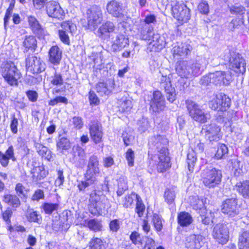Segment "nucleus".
Segmentation results:
<instances>
[{
    "label": "nucleus",
    "mask_w": 249,
    "mask_h": 249,
    "mask_svg": "<svg viewBox=\"0 0 249 249\" xmlns=\"http://www.w3.org/2000/svg\"><path fill=\"white\" fill-rule=\"evenodd\" d=\"M155 143V146L159 153L158 155L159 161L157 164L158 172L162 173L170 167V159L167 148L168 141L163 136L158 135L152 138Z\"/></svg>",
    "instance_id": "f257e3e1"
},
{
    "label": "nucleus",
    "mask_w": 249,
    "mask_h": 249,
    "mask_svg": "<svg viewBox=\"0 0 249 249\" xmlns=\"http://www.w3.org/2000/svg\"><path fill=\"white\" fill-rule=\"evenodd\" d=\"M201 178L204 186L209 188H213L221 182V171L213 167L210 164L200 166Z\"/></svg>",
    "instance_id": "f03ea898"
},
{
    "label": "nucleus",
    "mask_w": 249,
    "mask_h": 249,
    "mask_svg": "<svg viewBox=\"0 0 249 249\" xmlns=\"http://www.w3.org/2000/svg\"><path fill=\"white\" fill-rule=\"evenodd\" d=\"M107 202L106 196L99 190L94 189L89 194V209L92 214H102Z\"/></svg>",
    "instance_id": "7ed1b4c3"
},
{
    "label": "nucleus",
    "mask_w": 249,
    "mask_h": 249,
    "mask_svg": "<svg viewBox=\"0 0 249 249\" xmlns=\"http://www.w3.org/2000/svg\"><path fill=\"white\" fill-rule=\"evenodd\" d=\"M0 73L5 81L10 86L18 85V80L21 75L13 62L7 61L1 64Z\"/></svg>",
    "instance_id": "20e7f679"
},
{
    "label": "nucleus",
    "mask_w": 249,
    "mask_h": 249,
    "mask_svg": "<svg viewBox=\"0 0 249 249\" xmlns=\"http://www.w3.org/2000/svg\"><path fill=\"white\" fill-rule=\"evenodd\" d=\"M201 133L207 141L212 144L218 142L222 137L221 128L215 124L204 125Z\"/></svg>",
    "instance_id": "39448f33"
},
{
    "label": "nucleus",
    "mask_w": 249,
    "mask_h": 249,
    "mask_svg": "<svg viewBox=\"0 0 249 249\" xmlns=\"http://www.w3.org/2000/svg\"><path fill=\"white\" fill-rule=\"evenodd\" d=\"M88 28L94 30L99 24L103 18V14L100 7L93 5L88 9L86 12Z\"/></svg>",
    "instance_id": "423d86ee"
},
{
    "label": "nucleus",
    "mask_w": 249,
    "mask_h": 249,
    "mask_svg": "<svg viewBox=\"0 0 249 249\" xmlns=\"http://www.w3.org/2000/svg\"><path fill=\"white\" fill-rule=\"evenodd\" d=\"M185 104L190 116L194 121L200 123H205L207 122V114L200 108L198 105L190 100H186Z\"/></svg>",
    "instance_id": "0eeeda50"
},
{
    "label": "nucleus",
    "mask_w": 249,
    "mask_h": 249,
    "mask_svg": "<svg viewBox=\"0 0 249 249\" xmlns=\"http://www.w3.org/2000/svg\"><path fill=\"white\" fill-rule=\"evenodd\" d=\"M231 99L225 94L219 93L209 102V106L214 110L225 111L230 107Z\"/></svg>",
    "instance_id": "6e6552de"
},
{
    "label": "nucleus",
    "mask_w": 249,
    "mask_h": 249,
    "mask_svg": "<svg viewBox=\"0 0 249 249\" xmlns=\"http://www.w3.org/2000/svg\"><path fill=\"white\" fill-rule=\"evenodd\" d=\"M172 11L174 17L179 21L187 22L190 18V10L182 1H177Z\"/></svg>",
    "instance_id": "1a4fd4ad"
},
{
    "label": "nucleus",
    "mask_w": 249,
    "mask_h": 249,
    "mask_svg": "<svg viewBox=\"0 0 249 249\" xmlns=\"http://www.w3.org/2000/svg\"><path fill=\"white\" fill-rule=\"evenodd\" d=\"M230 57L228 58L230 69L236 73H243L246 71V63L244 59L238 53H230Z\"/></svg>",
    "instance_id": "9d476101"
},
{
    "label": "nucleus",
    "mask_w": 249,
    "mask_h": 249,
    "mask_svg": "<svg viewBox=\"0 0 249 249\" xmlns=\"http://www.w3.org/2000/svg\"><path fill=\"white\" fill-rule=\"evenodd\" d=\"M26 67L32 73H39L45 69V64L40 57L30 55L26 59Z\"/></svg>",
    "instance_id": "9b49d317"
},
{
    "label": "nucleus",
    "mask_w": 249,
    "mask_h": 249,
    "mask_svg": "<svg viewBox=\"0 0 249 249\" xmlns=\"http://www.w3.org/2000/svg\"><path fill=\"white\" fill-rule=\"evenodd\" d=\"M160 83V89H164L166 93L167 100L173 103L176 100V94L175 88L172 86L170 78L167 75H162Z\"/></svg>",
    "instance_id": "f8f14e48"
},
{
    "label": "nucleus",
    "mask_w": 249,
    "mask_h": 249,
    "mask_svg": "<svg viewBox=\"0 0 249 249\" xmlns=\"http://www.w3.org/2000/svg\"><path fill=\"white\" fill-rule=\"evenodd\" d=\"M46 11L49 17L58 19H63L65 13L59 4L53 0L47 2L46 3Z\"/></svg>",
    "instance_id": "ddd939ff"
},
{
    "label": "nucleus",
    "mask_w": 249,
    "mask_h": 249,
    "mask_svg": "<svg viewBox=\"0 0 249 249\" xmlns=\"http://www.w3.org/2000/svg\"><path fill=\"white\" fill-rule=\"evenodd\" d=\"M213 236L216 241L221 244H226L229 239V231L226 225L218 223L213 228Z\"/></svg>",
    "instance_id": "4468645a"
},
{
    "label": "nucleus",
    "mask_w": 249,
    "mask_h": 249,
    "mask_svg": "<svg viewBox=\"0 0 249 249\" xmlns=\"http://www.w3.org/2000/svg\"><path fill=\"white\" fill-rule=\"evenodd\" d=\"M231 72L216 71L211 73L212 83L215 85H229L231 78Z\"/></svg>",
    "instance_id": "2eb2a0df"
},
{
    "label": "nucleus",
    "mask_w": 249,
    "mask_h": 249,
    "mask_svg": "<svg viewBox=\"0 0 249 249\" xmlns=\"http://www.w3.org/2000/svg\"><path fill=\"white\" fill-rule=\"evenodd\" d=\"M221 211L231 217L236 215L238 213L236 199L231 198L225 200L221 205Z\"/></svg>",
    "instance_id": "dca6fc26"
},
{
    "label": "nucleus",
    "mask_w": 249,
    "mask_h": 249,
    "mask_svg": "<svg viewBox=\"0 0 249 249\" xmlns=\"http://www.w3.org/2000/svg\"><path fill=\"white\" fill-rule=\"evenodd\" d=\"M165 99L160 91H155L150 102V108L154 112L162 110L165 107Z\"/></svg>",
    "instance_id": "f3484780"
},
{
    "label": "nucleus",
    "mask_w": 249,
    "mask_h": 249,
    "mask_svg": "<svg viewBox=\"0 0 249 249\" xmlns=\"http://www.w3.org/2000/svg\"><path fill=\"white\" fill-rule=\"evenodd\" d=\"M191 69V64L188 61L179 60L177 62L176 71L177 74L181 77L192 78Z\"/></svg>",
    "instance_id": "a211bd4d"
},
{
    "label": "nucleus",
    "mask_w": 249,
    "mask_h": 249,
    "mask_svg": "<svg viewBox=\"0 0 249 249\" xmlns=\"http://www.w3.org/2000/svg\"><path fill=\"white\" fill-rule=\"evenodd\" d=\"M203 237L199 234H191L187 236L185 246L188 249H199L202 246Z\"/></svg>",
    "instance_id": "6ab92c4d"
},
{
    "label": "nucleus",
    "mask_w": 249,
    "mask_h": 249,
    "mask_svg": "<svg viewBox=\"0 0 249 249\" xmlns=\"http://www.w3.org/2000/svg\"><path fill=\"white\" fill-rule=\"evenodd\" d=\"M106 9L107 12L114 17L121 18L124 16L122 4L116 0H113L108 2Z\"/></svg>",
    "instance_id": "aec40b11"
},
{
    "label": "nucleus",
    "mask_w": 249,
    "mask_h": 249,
    "mask_svg": "<svg viewBox=\"0 0 249 249\" xmlns=\"http://www.w3.org/2000/svg\"><path fill=\"white\" fill-rule=\"evenodd\" d=\"M56 150L61 154L68 151L71 147V143L65 133L59 134L56 141Z\"/></svg>",
    "instance_id": "412c9836"
},
{
    "label": "nucleus",
    "mask_w": 249,
    "mask_h": 249,
    "mask_svg": "<svg viewBox=\"0 0 249 249\" xmlns=\"http://www.w3.org/2000/svg\"><path fill=\"white\" fill-rule=\"evenodd\" d=\"M10 160L13 161H15L17 160L15 156L14 149L12 145H10L5 153L0 151V163L2 167H7Z\"/></svg>",
    "instance_id": "4be33fe9"
},
{
    "label": "nucleus",
    "mask_w": 249,
    "mask_h": 249,
    "mask_svg": "<svg viewBox=\"0 0 249 249\" xmlns=\"http://www.w3.org/2000/svg\"><path fill=\"white\" fill-rule=\"evenodd\" d=\"M99 165V160L97 156L92 155L89 159L86 173H88V175H96L100 173Z\"/></svg>",
    "instance_id": "5701e85b"
},
{
    "label": "nucleus",
    "mask_w": 249,
    "mask_h": 249,
    "mask_svg": "<svg viewBox=\"0 0 249 249\" xmlns=\"http://www.w3.org/2000/svg\"><path fill=\"white\" fill-rule=\"evenodd\" d=\"M115 30L114 24L110 21H107L102 24L97 31L98 36L100 37L106 39L109 37V34Z\"/></svg>",
    "instance_id": "b1692460"
},
{
    "label": "nucleus",
    "mask_w": 249,
    "mask_h": 249,
    "mask_svg": "<svg viewBox=\"0 0 249 249\" xmlns=\"http://www.w3.org/2000/svg\"><path fill=\"white\" fill-rule=\"evenodd\" d=\"M208 63V61L204 57H198L195 63L191 64L192 77L199 75L200 73L201 69L205 68Z\"/></svg>",
    "instance_id": "393cba45"
},
{
    "label": "nucleus",
    "mask_w": 249,
    "mask_h": 249,
    "mask_svg": "<svg viewBox=\"0 0 249 249\" xmlns=\"http://www.w3.org/2000/svg\"><path fill=\"white\" fill-rule=\"evenodd\" d=\"M89 131L91 139L95 143L101 142L103 132L101 127L97 123H92L90 126Z\"/></svg>",
    "instance_id": "a878e982"
},
{
    "label": "nucleus",
    "mask_w": 249,
    "mask_h": 249,
    "mask_svg": "<svg viewBox=\"0 0 249 249\" xmlns=\"http://www.w3.org/2000/svg\"><path fill=\"white\" fill-rule=\"evenodd\" d=\"M139 32L141 38L145 40H151L152 36L155 34L153 33V27L146 23L141 24Z\"/></svg>",
    "instance_id": "bb28decb"
},
{
    "label": "nucleus",
    "mask_w": 249,
    "mask_h": 249,
    "mask_svg": "<svg viewBox=\"0 0 249 249\" xmlns=\"http://www.w3.org/2000/svg\"><path fill=\"white\" fill-rule=\"evenodd\" d=\"M192 50V46L189 43L184 42L174 46L173 52L174 55L185 56L187 55Z\"/></svg>",
    "instance_id": "cd10ccee"
},
{
    "label": "nucleus",
    "mask_w": 249,
    "mask_h": 249,
    "mask_svg": "<svg viewBox=\"0 0 249 249\" xmlns=\"http://www.w3.org/2000/svg\"><path fill=\"white\" fill-rule=\"evenodd\" d=\"M128 44V39L126 38L124 35L120 34L117 36L111 48L114 52H117L124 48Z\"/></svg>",
    "instance_id": "c85d7f7f"
},
{
    "label": "nucleus",
    "mask_w": 249,
    "mask_h": 249,
    "mask_svg": "<svg viewBox=\"0 0 249 249\" xmlns=\"http://www.w3.org/2000/svg\"><path fill=\"white\" fill-rule=\"evenodd\" d=\"M62 57V52L57 46L52 47L49 51V61L54 65L59 64Z\"/></svg>",
    "instance_id": "c756f323"
},
{
    "label": "nucleus",
    "mask_w": 249,
    "mask_h": 249,
    "mask_svg": "<svg viewBox=\"0 0 249 249\" xmlns=\"http://www.w3.org/2000/svg\"><path fill=\"white\" fill-rule=\"evenodd\" d=\"M31 173L33 180L36 182L45 178L48 172L43 166H40L34 167L31 170Z\"/></svg>",
    "instance_id": "7c9ffc66"
},
{
    "label": "nucleus",
    "mask_w": 249,
    "mask_h": 249,
    "mask_svg": "<svg viewBox=\"0 0 249 249\" xmlns=\"http://www.w3.org/2000/svg\"><path fill=\"white\" fill-rule=\"evenodd\" d=\"M191 215L187 212H183L179 213L178 215V222L181 227L188 226L193 222Z\"/></svg>",
    "instance_id": "2f4dec72"
},
{
    "label": "nucleus",
    "mask_w": 249,
    "mask_h": 249,
    "mask_svg": "<svg viewBox=\"0 0 249 249\" xmlns=\"http://www.w3.org/2000/svg\"><path fill=\"white\" fill-rule=\"evenodd\" d=\"M2 201L14 208H18L20 205L18 197L16 195L5 194L2 196Z\"/></svg>",
    "instance_id": "473e14b6"
},
{
    "label": "nucleus",
    "mask_w": 249,
    "mask_h": 249,
    "mask_svg": "<svg viewBox=\"0 0 249 249\" xmlns=\"http://www.w3.org/2000/svg\"><path fill=\"white\" fill-rule=\"evenodd\" d=\"M150 41L149 46L152 47V49L154 51H158L162 48L163 41L159 34H154Z\"/></svg>",
    "instance_id": "72a5a7b5"
},
{
    "label": "nucleus",
    "mask_w": 249,
    "mask_h": 249,
    "mask_svg": "<svg viewBox=\"0 0 249 249\" xmlns=\"http://www.w3.org/2000/svg\"><path fill=\"white\" fill-rule=\"evenodd\" d=\"M236 189L245 198H249V181L246 180L236 185Z\"/></svg>",
    "instance_id": "f704fd0d"
},
{
    "label": "nucleus",
    "mask_w": 249,
    "mask_h": 249,
    "mask_svg": "<svg viewBox=\"0 0 249 249\" xmlns=\"http://www.w3.org/2000/svg\"><path fill=\"white\" fill-rule=\"evenodd\" d=\"M35 147L38 154L42 157L48 160L52 159V152L47 147L39 143H36Z\"/></svg>",
    "instance_id": "c9c22d12"
},
{
    "label": "nucleus",
    "mask_w": 249,
    "mask_h": 249,
    "mask_svg": "<svg viewBox=\"0 0 249 249\" xmlns=\"http://www.w3.org/2000/svg\"><path fill=\"white\" fill-rule=\"evenodd\" d=\"M249 232H244L239 238V249H249Z\"/></svg>",
    "instance_id": "e433bc0d"
},
{
    "label": "nucleus",
    "mask_w": 249,
    "mask_h": 249,
    "mask_svg": "<svg viewBox=\"0 0 249 249\" xmlns=\"http://www.w3.org/2000/svg\"><path fill=\"white\" fill-rule=\"evenodd\" d=\"M85 226H87L90 230L94 232L101 231L102 228V225L101 222L96 219L87 220L86 222Z\"/></svg>",
    "instance_id": "4c0bfd02"
},
{
    "label": "nucleus",
    "mask_w": 249,
    "mask_h": 249,
    "mask_svg": "<svg viewBox=\"0 0 249 249\" xmlns=\"http://www.w3.org/2000/svg\"><path fill=\"white\" fill-rule=\"evenodd\" d=\"M23 46L27 49L26 51L31 50L35 51L36 46V40L33 36H26L23 42Z\"/></svg>",
    "instance_id": "58836bf2"
},
{
    "label": "nucleus",
    "mask_w": 249,
    "mask_h": 249,
    "mask_svg": "<svg viewBox=\"0 0 249 249\" xmlns=\"http://www.w3.org/2000/svg\"><path fill=\"white\" fill-rule=\"evenodd\" d=\"M118 105L119 110L122 112L127 111L132 108L131 101L126 98L118 100Z\"/></svg>",
    "instance_id": "ea45409f"
},
{
    "label": "nucleus",
    "mask_w": 249,
    "mask_h": 249,
    "mask_svg": "<svg viewBox=\"0 0 249 249\" xmlns=\"http://www.w3.org/2000/svg\"><path fill=\"white\" fill-rule=\"evenodd\" d=\"M196 161V157L193 150L189 151L187 157V162L189 171L192 173L194 171V167Z\"/></svg>",
    "instance_id": "a19ab883"
},
{
    "label": "nucleus",
    "mask_w": 249,
    "mask_h": 249,
    "mask_svg": "<svg viewBox=\"0 0 249 249\" xmlns=\"http://www.w3.org/2000/svg\"><path fill=\"white\" fill-rule=\"evenodd\" d=\"M127 189L128 186L127 185L126 178L124 177H121L118 180L117 195L118 196H122Z\"/></svg>",
    "instance_id": "79ce46f5"
},
{
    "label": "nucleus",
    "mask_w": 249,
    "mask_h": 249,
    "mask_svg": "<svg viewBox=\"0 0 249 249\" xmlns=\"http://www.w3.org/2000/svg\"><path fill=\"white\" fill-rule=\"evenodd\" d=\"M73 155L75 159L78 160L80 162H84L86 159V153L84 150L79 146H74L73 148Z\"/></svg>",
    "instance_id": "37998d69"
},
{
    "label": "nucleus",
    "mask_w": 249,
    "mask_h": 249,
    "mask_svg": "<svg viewBox=\"0 0 249 249\" xmlns=\"http://www.w3.org/2000/svg\"><path fill=\"white\" fill-rule=\"evenodd\" d=\"M217 149L214 155V158L217 160L224 158L226 154L228 153V148L227 146L222 143H218Z\"/></svg>",
    "instance_id": "c03bdc74"
},
{
    "label": "nucleus",
    "mask_w": 249,
    "mask_h": 249,
    "mask_svg": "<svg viewBox=\"0 0 249 249\" xmlns=\"http://www.w3.org/2000/svg\"><path fill=\"white\" fill-rule=\"evenodd\" d=\"M50 82L54 86L59 87L63 85L64 80L62 74L55 71L54 74L50 77Z\"/></svg>",
    "instance_id": "a18cd8bd"
},
{
    "label": "nucleus",
    "mask_w": 249,
    "mask_h": 249,
    "mask_svg": "<svg viewBox=\"0 0 249 249\" xmlns=\"http://www.w3.org/2000/svg\"><path fill=\"white\" fill-rule=\"evenodd\" d=\"M94 175H88V173H86L85 175V181L89 187V188H92V191L94 189H96L95 185L97 184L98 181Z\"/></svg>",
    "instance_id": "49530a36"
},
{
    "label": "nucleus",
    "mask_w": 249,
    "mask_h": 249,
    "mask_svg": "<svg viewBox=\"0 0 249 249\" xmlns=\"http://www.w3.org/2000/svg\"><path fill=\"white\" fill-rule=\"evenodd\" d=\"M89 249H105V245L98 238H93L89 242Z\"/></svg>",
    "instance_id": "de8ad7c7"
},
{
    "label": "nucleus",
    "mask_w": 249,
    "mask_h": 249,
    "mask_svg": "<svg viewBox=\"0 0 249 249\" xmlns=\"http://www.w3.org/2000/svg\"><path fill=\"white\" fill-rule=\"evenodd\" d=\"M132 195L134 196H136L137 198L136 212L138 213L139 217H141L143 215V212H144L145 206L138 195L135 194Z\"/></svg>",
    "instance_id": "09e8293b"
},
{
    "label": "nucleus",
    "mask_w": 249,
    "mask_h": 249,
    "mask_svg": "<svg viewBox=\"0 0 249 249\" xmlns=\"http://www.w3.org/2000/svg\"><path fill=\"white\" fill-rule=\"evenodd\" d=\"M59 205L58 203H45L43 205V208L47 214H51L54 211H57Z\"/></svg>",
    "instance_id": "8fccbe9b"
},
{
    "label": "nucleus",
    "mask_w": 249,
    "mask_h": 249,
    "mask_svg": "<svg viewBox=\"0 0 249 249\" xmlns=\"http://www.w3.org/2000/svg\"><path fill=\"white\" fill-rule=\"evenodd\" d=\"M96 89L101 96L107 95L110 93V90L107 88L106 84L104 82H99L96 86Z\"/></svg>",
    "instance_id": "3c124183"
},
{
    "label": "nucleus",
    "mask_w": 249,
    "mask_h": 249,
    "mask_svg": "<svg viewBox=\"0 0 249 249\" xmlns=\"http://www.w3.org/2000/svg\"><path fill=\"white\" fill-rule=\"evenodd\" d=\"M230 12L234 15H242L245 13V8L243 6L238 4H235L231 6H229Z\"/></svg>",
    "instance_id": "603ef678"
},
{
    "label": "nucleus",
    "mask_w": 249,
    "mask_h": 249,
    "mask_svg": "<svg viewBox=\"0 0 249 249\" xmlns=\"http://www.w3.org/2000/svg\"><path fill=\"white\" fill-rule=\"evenodd\" d=\"M28 18L29 25L34 32L39 31L41 29V26L35 17L31 16Z\"/></svg>",
    "instance_id": "864d4df0"
},
{
    "label": "nucleus",
    "mask_w": 249,
    "mask_h": 249,
    "mask_svg": "<svg viewBox=\"0 0 249 249\" xmlns=\"http://www.w3.org/2000/svg\"><path fill=\"white\" fill-rule=\"evenodd\" d=\"M152 221L156 230L157 231H160L162 228V220L160 216L157 214H154Z\"/></svg>",
    "instance_id": "5fc2aeb1"
},
{
    "label": "nucleus",
    "mask_w": 249,
    "mask_h": 249,
    "mask_svg": "<svg viewBox=\"0 0 249 249\" xmlns=\"http://www.w3.org/2000/svg\"><path fill=\"white\" fill-rule=\"evenodd\" d=\"M139 129L142 132H145L149 127V123L147 118L142 117L138 122Z\"/></svg>",
    "instance_id": "6e6d98bb"
},
{
    "label": "nucleus",
    "mask_w": 249,
    "mask_h": 249,
    "mask_svg": "<svg viewBox=\"0 0 249 249\" xmlns=\"http://www.w3.org/2000/svg\"><path fill=\"white\" fill-rule=\"evenodd\" d=\"M130 239L132 242L136 245H142V244L140 234L136 231H133L131 233Z\"/></svg>",
    "instance_id": "4d7b16f0"
},
{
    "label": "nucleus",
    "mask_w": 249,
    "mask_h": 249,
    "mask_svg": "<svg viewBox=\"0 0 249 249\" xmlns=\"http://www.w3.org/2000/svg\"><path fill=\"white\" fill-rule=\"evenodd\" d=\"M164 196L165 201L168 204H171L174 201L176 196L175 191L173 190L168 189L165 191Z\"/></svg>",
    "instance_id": "13d9d810"
},
{
    "label": "nucleus",
    "mask_w": 249,
    "mask_h": 249,
    "mask_svg": "<svg viewBox=\"0 0 249 249\" xmlns=\"http://www.w3.org/2000/svg\"><path fill=\"white\" fill-rule=\"evenodd\" d=\"M39 215L37 213L36 211H34L32 210H29L27 213L26 217L30 222H34L38 223L39 221V218L38 216Z\"/></svg>",
    "instance_id": "bf43d9fd"
},
{
    "label": "nucleus",
    "mask_w": 249,
    "mask_h": 249,
    "mask_svg": "<svg viewBox=\"0 0 249 249\" xmlns=\"http://www.w3.org/2000/svg\"><path fill=\"white\" fill-rule=\"evenodd\" d=\"M125 158L127 160L128 165L130 167L133 166L135 153L131 148H129L125 153Z\"/></svg>",
    "instance_id": "052dcab7"
},
{
    "label": "nucleus",
    "mask_w": 249,
    "mask_h": 249,
    "mask_svg": "<svg viewBox=\"0 0 249 249\" xmlns=\"http://www.w3.org/2000/svg\"><path fill=\"white\" fill-rule=\"evenodd\" d=\"M198 220L201 221L205 225H209L211 222H213L212 213H206L205 215L201 214L200 217H198Z\"/></svg>",
    "instance_id": "680f3d73"
},
{
    "label": "nucleus",
    "mask_w": 249,
    "mask_h": 249,
    "mask_svg": "<svg viewBox=\"0 0 249 249\" xmlns=\"http://www.w3.org/2000/svg\"><path fill=\"white\" fill-rule=\"evenodd\" d=\"M58 103L68 104L67 99L63 96H57L53 99L51 100L49 102V105L54 106Z\"/></svg>",
    "instance_id": "e2e57ef3"
},
{
    "label": "nucleus",
    "mask_w": 249,
    "mask_h": 249,
    "mask_svg": "<svg viewBox=\"0 0 249 249\" xmlns=\"http://www.w3.org/2000/svg\"><path fill=\"white\" fill-rule=\"evenodd\" d=\"M58 33L60 40L66 44H70V38L67 33L66 32V31H64L63 30H59Z\"/></svg>",
    "instance_id": "0e129e2a"
},
{
    "label": "nucleus",
    "mask_w": 249,
    "mask_h": 249,
    "mask_svg": "<svg viewBox=\"0 0 249 249\" xmlns=\"http://www.w3.org/2000/svg\"><path fill=\"white\" fill-rule=\"evenodd\" d=\"M26 95L31 102H35L37 100L38 93L36 91L29 90L26 92Z\"/></svg>",
    "instance_id": "69168bd1"
},
{
    "label": "nucleus",
    "mask_w": 249,
    "mask_h": 249,
    "mask_svg": "<svg viewBox=\"0 0 249 249\" xmlns=\"http://www.w3.org/2000/svg\"><path fill=\"white\" fill-rule=\"evenodd\" d=\"M198 9L201 13L207 14L209 13V5L206 1H202L198 5Z\"/></svg>",
    "instance_id": "338daca9"
},
{
    "label": "nucleus",
    "mask_w": 249,
    "mask_h": 249,
    "mask_svg": "<svg viewBox=\"0 0 249 249\" xmlns=\"http://www.w3.org/2000/svg\"><path fill=\"white\" fill-rule=\"evenodd\" d=\"M122 137L124 143L126 146L130 145L134 139L133 135L126 132H124L122 134Z\"/></svg>",
    "instance_id": "774afa93"
}]
</instances>
